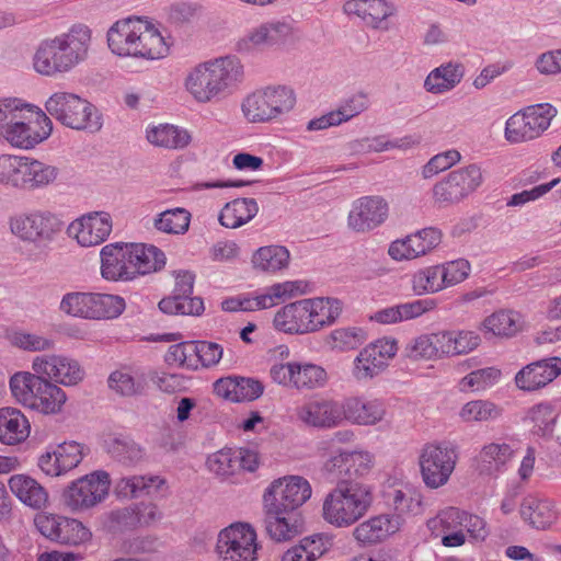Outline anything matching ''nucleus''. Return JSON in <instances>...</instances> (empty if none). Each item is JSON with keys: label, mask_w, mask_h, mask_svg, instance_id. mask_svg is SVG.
Instances as JSON below:
<instances>
[{"label": "nucleus", "mask_w": 561, "mask_h": 561, "mask_svg": "<svg viewBox=\"0 0 561 561\" xmlns=\"http://www.w3.org/2000/svg\"><path fill=\"white\" fill-rule=\"evenodd\" d=\"M311 493L309 481L300 476L278 478L265 489L263 507L294 512L310 499Z\"/></svg>", "instance_id": "nucleus-16"}, {"label": "nucleus", "mask_w": 561, "mask_h": 561, "mask_svg": "<svg viewBox=\"0 0 561 561\" xmlns=\"http://www.w3.org/2000/svg\"><path fill=\"white\" fill-rule=\"evenodd\" d=\"M527 417L534 423L538 432L547 435L553 430L557 414L553 404L540 402L528 410Z\"/></svg>", "instance_id": "nucleus-64"}, {"label": "nucleus", "mask_w": 561, "mask_h": 561, "mask_svg": "<svg viewBox=\"0 0 561 561\" xmlns=\"http://www.w3.org/2000/svg\"><path fill=\"white\" fill-rule=\"evenodd\" d=\"M25 156L13 153L0 154V186L20 191Z\"/></svg>", "instance_id": "nucleus-56"}, {"label": "nucleus", "mask_w": 561, "mask_h": 561, "mask_svg": "<svg viewBox=\"0 0 561 561\" xmlns=\"http://www.w3.org/2000/svg\"><path fill=\"white\" fill-rule=\"evenodd\" d=\"M66 392L56 383L47 381L33 407V411L43 415H56L62 412L67 402Z\"/></svg>", "instance_id": "nucleus-54"}, {"label": "nucleus", "mask_w": 561, "mask_h": 561, "mask_svg": "<svg viewBox=\"0 0 561 561\" xmlns=\"http://www.w3.org/2000/svg\"><path fill=\"white\" fill-rule=\"evenodd\" d=\"M53 122L43 108L18 96L0 98V141L31 150L49 138Z\"/></svg>", "instance_id": "nucleus-3"}, {"label": "nucleus", "mask_w": 561, "mask_h": 561, "mask_svg": "<svg viewBox=\"0 0 561 561\" xmlns=\"http://www.w3.org/2000/svg\"><path fill=\"white\" fill-rule=\"evenodd\" d=\"M31 368L46 376L49 381L66 387L77 386L85 376L77 359L62 354L37 355L32 359Z\"/></svg>", "instance_id": "nucleus-19"}, {"label": "nucleus", "mask_w": 561, "mask_h": 561, "mask_svg": "<svg viewBox=\"0 0 561 561\" xmlns=\"http://www.w3.org/2000/svg\"><path fill=\"white\" fill-rule=\"evenodd\" d=\"M272 46L273 45L266 22L249 30L236 43V49L241 54H251L253 51Z\"/></svg>", "instance_id": "nucleus-60"}, {"label": "nucleus", "mask_w": 561, "mask_h": 561, "mask_svg": "<svg viewBox=\"0 0 561 561\" xmlns=\"http://www.w3.org/2000/svg\"><path fill=\"white\" fill-rule=\"evenodd\" d=\"M389 216L390 204L383 196L364 195L351 203L346 226L355 233L366 234L383 226Z\"/></svg>", "instance_id": "nucleus-14"}, {"label": "nucleus", "mask_w": 561, "mask_h": 561, "mask_svg": "<svg viewBox=\"0 0 561 561\" xmlns=\"http://www.w3.org/2000/svg\"><path fill=\"white\" fill-rule=\"evenodd\" d=\"M113 230V219L104 210L89 211L73 219L67 227L68 237L78 245H101Z\"/></svg>", "instance_id": "nucleus-20"}, {"label": "nucleus", "mask_w": 561, "mask_h": 561, "mask_svg": "<svg viewBox=\"0 0 561 561\" xmlns=\"http://www.w3.org/2000/svg\"><path fill=\"white\" fill-rule=\"evenodd\" d=\"M459 459L455 444L440 440L422 446L417 456L420 474L428 489H438L448 483Z\"/></svg>", "instance_id": "nucleus-8"}, {"label": "nucleus", "mask_w": 561, "mask_h": 561, "mask_svg": "<svg viewBox=\"0 0 561 561\" xmlns=\"http://www.w3.org/2000/svg\"><path fill=\"white\" fill-rule=\"evenodd\" d=\"M92 293L73 291L66 294L59 305V309L70 316L91 320Z\"/></svg>", "instance_id": "nucleus-61"}, {"label": "nucleus", "mask_w": 561, "mask_h": 561, "mask_svg": "<svg viewBox=\"0 0 561 561\" xmlns=\"http://www.w3.org/2000/svg\"><path fill=\"white\" fill-rule=\"evenodd\" d=\"M341 403L332 399H311L295 408V417L306 426L334 428L342 425Z\"/></svg>", "instance_id": "nucleus-22"}, {"label": "nucleus", "mask_w": 561, "mask_h": 561, "mask_svg": "<svg viewBox=\"0 0 561 561\" xmlns=\"http://www.w3.org/2000/svg\"><path fill=\"white\" fill-rule=\"evenodd\" d=\"M332 545L331 535L314 534L285 550L279 561H317L331 550Z\"/></svg>", "instance_id": "nucleus-34"}, {"label": "nucleus", "mask_w": 561, "mask_h": 561, "mask_svg": "<svg viewBox=\"0 0 561 561\" xmlns=\"http://www.w3.org/2000/svg\"><path fill=\"white\" fill-rule=\"evenodd\" d=\"M289 251L287 248H257L251 257L255 270L275 273L284 270L289 264Z\"/></svg>", "instance_id": "nucleus-50"}, {"label": "nucleus", "mask_w": 561, "mask_h": 561, "mask_svg": "<svg viewBox=\"0 0 561 561\" xmlns=\"http://www.w3.org/2000/svg\"><path fill=\"white\" fill-rule=\"evenodd\" d=\"M502 377V371L496 367H485L473 370L462 377L459 389L462 392H480L496 385Z\"/></svg>", "instance_id": "nucleus-55"}, {"label": "nucleus", "mask_w": 561, "mask_h": 561, "mask_svg": "<svg viewBox=\"0 0 561 561\" xmlns=\"http://www.w3.org/2000/svg\"><path fill=\"white\" fill-rule=\"evenodd\" d=\"M192 215L183 207H175L159 213L153 219V227L168 234H184L191 224Z\"/></svg>", "instance_id": "nucleus-49"}, {"label": "nucleus", "mask_w": 561, "mask_h": 561, "mask_svg": "<svg viewBox=\"0 0 561 561\" xmlns=\"http://www.w3.org/2000/svg\"><path fill=\"white\" fill-rule=\"evenodd\" d=\"M403 524L404 519L400 515H375L357 524L352 530V537L359 546H375L397 534Z\"/></svg>", "instance_id": "nucleus-24"}, {"label": "nucleus", "mask_w": 561, "mask_h": 561, "mask_svg": "<svg viewBox=\"0 0 561 561\" xmlns=\"http://www.w3.org/2000/svg\"><path fill=\"white\" fill-rule=\"evenodd\" d=\"M257 211L259 205L254 198H236L222 207L219 222L226 228L236 229L251 221Z\"/></svg>", "instance_id": "nucleus-44"}, {"label": "nucleus", "mask_w": 561, "mask_h": 561, "mask_svg": "<svg viewBox=\"0 0 561 561\" xmlns=\"http://www.w3.org/2000/svg\"><path fill=\"white\" fill-rule=\"evenodd\" d=\"M434 308L435 302L433 300H414L378 310L371 316V320L382 324H393L419 318Z\"/></svg>", "instance_id": "nucleus-42"}, {"label": "nucleus", "mask_w": 561, "mask_h": 561, "mask_svg": "<svg viewBox=\"0 0 561 561\" xmlns=\"http://www.w3.org/2000/svg\"><path fill=\"white\" fill-rule=\"evenodd\" d=\"M139 15H128L116 20L106 31V45L110 53L118 58H130Z\"/></svg>", "instance_id": "nucleus-33"}, {"label": "nucleus", "mask_w": 561, "mask_h": 561, "mask_svg": "<svg viewBox=\"0 0 561 561\" xmlns=\"http://www.w3.org/2000/svg\"><path fill=\"white\" fill-rule=\"evenodd\" d=\"M145 138L152 147L165 150H184L193 142L191 130L170 123L148 124Z\"/></svg>", "instance_id": "nucleus-29"}, {"label": "nucleus", "mask_w": 561, "mask_h": 561, "mask_svg": "<svg viewBox=\"0 0 561 561\" xmlns=\"http://www.w3.org/2000/svg\"><path fill=\"white\" fill-rule=\"evenodd\" d=\"M91 306V320H112L124 312L126 302L117 295L92 293Z\"/></svg>", "instance_id": "nucleus-53"}, {"label": "nucleus", "mask_w": 561, "mask_h": 561, "mask_svg": "<svg viewBox=\"0 0 561 561\" xmlns=\"http://www.w3.org/2000/svg\"><path fill=\"white\" fill-rule=\"evenodd\" d=\"M92 42V28L85 23H73L66 31L36 44L31 58L32 69L45 78L70 73L88 61Z\"/></svg>", "instance_id": "nucleus-1"}, {"label": "nucleus", "mask_w": 561, "mask_h": 561, "mask_svg": "<svg viewBox=\"0 0 561 561\" xmlns=\"http://www.w3.org/2000/svg\"><path fill=\"white\" fill-rule=\"evenodd\" d=\"M107 450L113 458L125 465H136L145 457L144 449L126 437L113 438L108 443Z\"/></svg>", "instance_id": "nucleus-59"}, {"label": "nucleus", "mask_w": 561, "mask_h": 561, "mask_svg": "<svg viewBox=\"0 0 561 561\" xmlns=\"http://www.w3.org/2000/svg\"><path fill=\"white\" fill-rule=\"evenodd\" d=\"M439 265L417 271L412 277V289L416 295L436 294L446 288Z\"/></svg>", "instance_id": "nucleus-58"}, {"label": "nucleus", "mask_w": 561, "mask_h": 561, "mask_svg": "<svg viewBox=\"0 0 561 561\" xmlns=\"http://www.w3.org/2000/svg\"><path fill=\"white\" fill-rule=\"evenodd\" d=\"M466 67L458 60H448L433 68L425 77L423 89L432 95H444L463 80Z\"/></svg>", "instance_id": "nucleus-30"}, {"label": "nucleus", "mask_w": 561, "mask_h": 561, "mask_svg": "<svg viewBox=\"0 0 561 561\" xmlns=\"http://www.w3.org/2000/svg\"><path fill=\"white\" fill-rule=\"evenodd\" d=\"M244 66L232 54L209 58L188 67L182 79L185 93L197 104L218 102L242 83Z\"/></svg>", "instance_id": "nucleus-2"}, {"label": "nucleus", "mask_w": 561, "mask_h": 561, "mask_svg": "<svg viewBox=\"0 0 561 561\" xmlns=\"http://www.w3.org/2000/svg\"><path fill=\"white\" fill-rule=\"evenodd\" d=\"M61 217L50 210H34L9 219L12 234L24 242H51L61 230Z\"/></svg>", "instance_id": "nucleus-12"}, {"label": "nucleus", "mask_w": 561, "mask_h": 561, "mask_svg": "<svg viewBox=\"0 0 561 561\" xmlns=\"http://www.w3.org/2000/svg\"><path fill=\"white\" fill-rule=\"evenodd\" d=\"M343 411L342 423L347 421L359 426H375L382 422L387 415L385 403L378 399L350 397L341 403Z\"/></svg>", "instance_id": "nucleus-27"}, {"label": "nucleus", "mask_w": 561, "mask_h": 561, "mask_svg": "<svg viewBox=\"0 0 561 561\" xmlns=\"http://www.w3.org/2000/svg\"><path fill=\"white\" fill-rule=\"evenodd\" d=\"M515 453L514 444L497 440L485 444L479 453V459L489 469L500 471L514 458Z\"/></svg>", "instance_id": "nucleus-52"}, {"label": "nucleus", "mask_w": 561, "mask_h": 561, "mask_svg": "<svg viewBox=\"0 0 561 561\" xmlns=\"http://www.w3.org/2000/svg\"><path fill=\"white\" fill-rule=\"evenodd\" d=\"M259 549L255 529L241 522L221 529L215 547L220 561H256Z\"/></svg>", "instance_id": "nucleus-10"}, {"label": "nucleus", "mask_w": 561, "mask_h": 561, "mask_svg": "<svg viewBox=\"0 0 561 561\" xmlns=\"http://www.w3.org/2000/svg\"><path fill=\"white\" fill-rule=\"evenodd\" d=\"M502 413V408L494 402L476 399L461 407L459 417L465 423H486L497 420Z\"/></svg>", "instance_id": "nucleus-48"}, {"label": "nucleus", "mask_w": 561, "mask_h": 561, "mask_svg": "<svg viewBox=\"0 0 561 561\" xmlns=\"http://www.w3.org/2000/svg\"><path fill=\"white\" fill-rule=\"evenodd\" d=\"M397 352L398 343L394 339L382 337L367 344L353 360V378L358 382L374 379L386 370Z\"/></svg>", "instance_id": "nucleus-18"}, {"label": "nucleus", "mask_w": 561, "mask_h": 561, "mask_svg": "<svg viewBox=\"0 0 561 561\" xmlns=\"http://www.w3.org/2000/svg\"><path fill=\"white\" fill-rule=\"evenodd\" d=\"M135 37L129 59L152 62L170 55L171 39L152 19L138 16Z\"/></svg>", "instance_id": "nucleus-17"}, {"label": "nucleus", "mask_w": 561, "mask_h": 561, "mask_svg": "<svg viewBox=\"0 0 561 561\" xmlns=\"http://www.w3.org/2000/svg\"><path fill=\"white\" fill-rule=\"evenodd\" d=\"M111 478L98 470L72 481L62 492L64 505L73 513L88 511L102 503L108 495Z\"/></svg>", "instance_id": "nucleus-11"}, {"label": "nucleus", "mask_w": 561, "mask_h": 561, "mask_svg": "<svg viewBox=\"0 0 561 561\" xmlns=\"http://www.w3.org/2000/svg\"><path fill=\"white\" fill-rule=\"evenodd\" d=\"M7 339L11 346L30 353L49 352L55 347L50 337L22 329L9 332Z\"/></svg>", "instance_id": "nucleus-51"}, {"label": "nucleus", "mask_w": 561, "mask_h": 561, "mask_svg": "<svg viewBox=\"0 0 561 561\" xmlns=\"http://www.w3.org/2000/svg\"><path fill=\"white\" fill-rule=\"evenodd\" d=\"M520 516L536 529H546L554 518L551 502L536 495L524 497L520 505Z\"/></svg>", "instance_id": "nucleus-46"}, {"label": "nucleus", "mask_w": 561, "mask_h": 561, "mask_svg": "<svg viewBox=\"0 0 561 561\" xmlns=\"http://www.w3.org/2000/svg\"><path fill=\"white\" fill-rule=\"evenodd\" d=\"M31 424L25 414L12 407L0 408V443L15 446L27 439Z\"/></svg>", "instance_id": "nucleus-35"}, {"label": "nucleus", "mask_w": 561, "mask_h": 561, "mask_svg": "<svg viewBox=\"0 0 561 561\" xmlns=\"http://www.w3.org/2000/svg\"><path fill=\"white\" fill-rule=\"evenodd\" d=\"M35 526L46 538L62 545H81L87 542L90 530L78 519L54 514H39L35 517Z\"/></svg>", "instance_id": "nucleus-21"}, {"label": "nucleus", "mask_w": 561, "mask_h": 561, "mask_svg": "<svg viewBox=\"0 0 561 561\" xmlns=\"http://www.w3.org/2000/svg\"><path fill=\"white\" fill-rule=\"evenodd\" d=\"M373 501L369 485L359 482L342 483L325 495L322 517L336 528H348L366 515Z\"/></svg>", "instance_id": "nucleus-5"}, {"label": "nucleus", "mask_w": 561, "mask_h": 561, "mask_svg": "<svg viewBox=\"0 0 561 561\" xmlns=\"http://www.w3.org/2000/svg\"><path fill=\"white\" fill-rule=\"evenodd\" d=\"M270 376L275 383L298 391L319 389L328 382L325 369L308 362L275 363Z\"/></svg>", "instance_id": "nucleus-13"}, {"label": "nucleus", "mask_w": 561, "mask_h": 561, "mask_svg": "<svg viewBox=\"0 0 561 561\" xmlns=\"http://www.w3.org/2000/svg\"><path fill=\"white\" fill-rule=\"evenodd\" d=\"M167 490V481L160 476H128L115 484V493L124 499L163 495Z\"/></svg>", "instance_id": "nucleus-32"}, {"label": "nucleus", "mask_w": 561, "mask_h": 561, "mask_svg": "<svg viewBox=\"0 0 561 561\" xmlns=\"http://www.w3.org/2000/svg\"><path fill=\"white\" fill-rule=\"evenodd\" d=\"M158 306L167 314L201 316L205 310L202 298H185L176 294L162 298Z\"/></svg>", "instance_id": "nucleus-57"}, {"label": "nucleus", "mask_w": 561, "mask_h": 561, "mask_svg": "<svg viewBox=\"0 0 561 561\" xmlns=\"http://www.w3.org/2000/svg\"><path fill=\"white\" fill-rule=\"evenodd\" d=\"M129 262L133 278L137 274H149L164 267L167 257L159 248H130Z\"/></svg>", "instance_id": "nucleus-47"}, {"label": "nucleus", "mask_w": 561, "mask_h": 561, "mask_svg": "<svg viewBox=\"0 0 561 561\" xmlns=\"http://www.w3.org/2000/svg\"><path fill=\"white\" fill-rule=\"evenodd\" d=\"M479 329L486 337H511L520 330V317L511 310H499L488 316Z\"/></svg>", "instance_id": "nucleus-45"}, {"label": "nucleus", "mask_w": 561, "mask_h": 561, "mask_svg": "<svg viewBox=\"0 0 561 561\" xmlns=\"http://www.w3.org/2000/svg\"><path fill=\"white\" fill-rule=\"evenodd\" d=\"M130 248H102L101 274L107 280L131 279Z\"/></svg>", "instance_id": "nucleus-43"}, {"label": "nucleus", "mask_w": 561, "mask_h": 561, "mask_svg": "<svg viewBox=\"0 0 561 561\" xmlns=\"http://www.w3.org/2000/svg\"><path fill=\"white\" fill-rule=\"evenodd\" d=\"M44 113L61 125L90 133L99 131L103 126L100 111L87 99L68 91L54 92L44 103Z\"/></svg>", "instance_id": "nucleus-7"}, {"label": "nucleus", "mask_w": 561, "mask_h": 561, "mask_svg": "<svg viewBox=\"0 0 561 561\" xmlns=\"http://www.w3.org/2000/svg\"><path fill=\"white\" fill-rule=\"evenodd\" d=\"M85 455V448L75 440L64 442L51 451L39 456L37 465L48 477H60L78 467Z\"/></svg>", "instance_id": "nucleus-25"}, {"label": "nucleus", "mask_w": 561, "mask_h": 561, "mask_svg": "<svg viewBox=\"0 0 561 561\" xmlns=\"http://www.w3.org/2000/svg\"><path fill=\"white\" fill-rule=\"evenodd\" d=\"M342 10L347 16L358 18L378 31H388L389 19L397 13L396 4L390 0H346Z\"/></svg>", "instance_id": "nucleus-23"}, {"label": "nucleus", "mask_w": 561, "mask_h": 561, "mask_svg": "<svg viewBox=\"0 0 561 561\" xmlns=\"http://www.w3.org/2000/svg\"><path fill=\"white\" fill-rule=\"evenodd\" d=\"M462 511L456 507H447L435 517L427 520V528L435 539H440L442 545L448 548L460 547L466 542V536L461 528Z\"/></svg>", "instance_id": "nucleus-28"}, {"label": "nucleus", "mask_w": 561, "mask_h": 561, "mask_svg": "<svg viewBox=\"0 0 561 561\" xmlns=\"http://www.w3.org/2000/svg\"><path fill=\"white\" fill-rule=\"evenodd\" d=\"M48 379L35 371L20 370L9 379V389L16 403L32 410Z\"/></svg>", "instance_id": "nucleus-31"}, {"label": "nucleus", "mask_w": 561, "mask_h": 561, "mask_svg": "<svg viewBox=\"0 0 561 561\" xmlns=\"http://www.w3.org/2000/svg\"><path fill=\"white\" fill-rule=\"evenodd\" d=\"M560 375L561 358L550 357L524 366L516 373L514 382L520 391L535 392L547 387Z\"/></svg>", "instance_id": "nucleus-26"}, {"label": "nucleus", "mask_w": 561, "mask_h": 561, "mask_svg": "<svg viewBox=\"0 0 561 561\" xmlns=\"http://www.w3.org/2000/svg\"><path fill=\"white\" fill-rule=\"evenodd\" d=\"M263 510L266 531L272 539L287 541L302 531L300 520L289 515L290 512L273 507H263Z\"/></svg>", "instance_id": "nucleus-40"}, {"label": "nucleus", "mask_w": 561, "mask_h": 561, "mask_svg": "<svg viewBox=\"0 0 561 561\" xmlns=\"http://www.w3.org/2000/svg\"><path fill=\"white\" fill-rule=\"evenodd\" d=\"M419 144L420 137L415 135H405L393 139L379 135L356 139L350 144V149L354 153L385 152L394 149L407 150Z\"/></svg>", "instance_id": "nucleus-39"}, {"label": "nucleus", "mask_w": 561, "mask_h": 561, "mask_svg": "<svg viewBox=\"0 0 561 561\" xmlns=\"http://www.w3.org/2000/svg\"><path fill=\"white\" fill-rule=\"evenodd\" d=\"M297 94L288 84H267L247 94L241 102L244 118L253 124L279 122L294 111Z\"/></svg>", "instance_id": "nucleus-6"}, {"label": "nucleus", "mask_w": 561, "mask_h": 561, "mask_svg": "<svg viewBox=\"0 0 561 561\" xmlns=\"http://www.w3.org/2000/svg\"><path fill=\"white\" fill-rule=\"evenodd\" d=\"M216 392L231 401H252L263 393V385L254 379L245 377H228L216 381Z\"/></svg>", "instance_id": "nucleus-38"}, {"label": "nucleus", "mask_w": 561, "mask_h": 561, "mask_svg": "<svg viewBox=\"0 0 561 561\" xmlns=\"http://www.w3.org/2000/svg\"><path fill=\"white\" fill-rule=\"evenodd\" d=\"M55 165L25 156L20 191H34L47 187L58 178Z\"/></svg>", "instance_id": "nucleus-41"}, {"label": "nucleus", "mask_w": 561, "mask_h": 561, "mask_svg": "<svg viewBox=\"0 0 561 561\" xmlns=\"http://www.w3.org/2000/svg\"><path fill=\"white\" fill-rule=\"evenodd\" d=\"M149 378H153L150 369H117L108 377V387L121 396L131 397L145 391Z\"/></svg>", "instance_id": "nucleus-37"}, {"label": "nucleus", "mask_w": 561, "mask_h": 561, "mask_svg": "<svg viewBox=\"0 0 561 561\" xmlns=\"http://www.w3.org/2000/svg\"><path fill=\"white\" fill-rule=\"evenodd\" d=\"M557 113L550 103H538L517 111L505 122V140L518 145L539 138L550 127Z\"/></svg>", "instance_id": "nucleus-9"}, {"label": "nucleus", "mask_w": 561, "mask_h": 561, "mask_svg": "<svg viewBox=\"0 0 561 561\" xmlns=\"http://www.w3.org/2000/svg\"><path fill=\"white\" fill-rule=\"evenodd\" d=\"M236 450L221 449L207 458L209 471L221 478H228L238 473Z\"/></svg>", "instance_id": "nucleus-62"}, {"label": "nucleus", "mask_w": 561, "mask_h": 561, "mask_svg": "<svg viewBox=\"0 0 561 561\" xmlns=\"http://www.w3.org/2000/svg\"><path fill=\"white\" fill-rule=\"evenodd\" d=\"M339 299L316 297L297 300L279 308L273 318L276 331L286 334H308L331 325L341 314Z\"/></svg>", "instance_id": "nucleus-4"}, {"label": "nucleus", "mask_w": 561, "mask_h": 561, "mask_svg": "<svg viewBox=\"0 0 561 561\" xmlns=\"http://www.w3.org/2000/svg\"><path fill=\"white\" fill-rule=\"evenodd\" d=\"M483 183L482 170L469 164L451 171L433 187V197L439 204H456L467 198Z\"/></svg>", "instance_id": "nucleus-15"}, {"label": "nucleus", "mask_w": 561, "mask_h": 561, "mask_svg": "<svg viewBox=\"0 0 561 561\" xmlns=\"http://www.w3.org/2000/svg\"><path fill=\"white\" fill-rule=\"evenodd\" d=\"M369 105V99L365 93H355L343 100L333 113L341 125L367 111Z\"/></svg>", "instance_id": "nucleus-63"}, {"label": "nucleus", "mask_w": 561, "mask_h": 561, "mask_svg": "<svg viewBox=\"0 0 561 561\" xmlns=\"http://www.w3.org/2000/svg\"><path fill=\"white\" fill-rule=\"evenodd\" d=\"M8 486L24 505L41 510L48 502V493L34 478L18 473L10 477Z\"/></svg>", "instance_id": "nucleus-36"}]
</instances>
